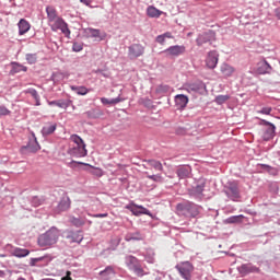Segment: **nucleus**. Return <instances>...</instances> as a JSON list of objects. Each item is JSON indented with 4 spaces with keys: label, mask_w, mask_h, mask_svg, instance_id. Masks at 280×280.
<instances>
[{
    "label": "nucleus",
    "mask_w": 280,
    "mask_h": 280,
    "mask_svg": "<svg viewBox=\"0 0 280 280\" xmlns=\"http://www.w3.org/2000/svg\"><path fill=\"white\" fill-rule=\"evenodd\" d=\"M18 26L20 36H23V34H27V32H30V22H27L25 19H21Z\"/></svg>",
    "instance_id": "nucleus-19"
},
{
    "label": "nucleus",
    "mask_w": 280,
    "mask_h": 280,
    "mask_svg": "<svg viewBox=\"0 0 280 280\" xmlns=\"http://www.w3.org/2000/svg\"><path fill=\"white\" fill-rule=\"evenodd\" d=\"M144 280H161V277H159V272H153V273H148Z\"/></svg>",
    "instance_id": "nucleus-39"
},
{
    "label": "nucleus",
    "mask_w": 280,
    "mask_h": 280,
    "mask_svg": "<svg viewBox=\"0 0 280 280\" xmlns=\"http://www.w3.org/2000/svg\"><path fill=\"white\" fill-rule=\"evenodd\" d=\"M57 125L47 122L43 128H42V135L43 137H49V135H54L56 132Z\"/></svg>",
    "instance_id": "nucleus-18"
},
{
    "label": "nucleus",
    "mask_w": 280,
    "mask_h": 280,
    "mask_svg": "<svg viewBox=\"0 0 280 280\" xmlns=\"http://www.w3.org/2000/svg\"><path fill=\"white\" fill-rule=\"evenodd\" d=\"M202 191H205V183H200L196 187H192L190 194L191 196L200 197L202 196Z\"/></svg>",
    "instance_id": "nucleus-26"
},
{
    "label": "nucleus",
    "mask_w": 280,
    "mask_h": 280,
    "mask_svg": "<svg viewBox=\"0 0 280 280\" xmlns=\"http://www.w3.org/2000/svg\"><path fill=\"white\" fill-rule=\"evenodd\" d=\"M207 43H211V39L209 38L208 33H205V34L198 36V38H197L198 47H202V45H205Z\"/></svg>",
    "instance_id": "nucleus-28"
},
{
    "label": "nucleus",
    "mask_w": 280,
    "mask_h": 280,
    "mask_svg": "<svg viewBox=\"0 0 280 280\" xmlns=\"http://www.w3.org/2000/svg\"><path fill=\"white\" fill-rule=\"evenodd\" d=\"M220 71L224 78H231L235 73V68L229 63H222Z\"/></svg>",
    "instance_id": "nucleus-17"
},
{
    "label": "nucleus",
    "mask_w": 280,
    "mask_h": 280,
    "mask_svg": "<svg viewBox=\"0 0 280 280\" xmlns=\"http://www.w3.org/2000/svg\"><path fill=\"white\" fill-rule=\"evenodd\" d=\"M73 51H82L83 46L80 43H74L72 46Z\"/></svg>",
    "instance_id": "nucleus-45"
},
{
    "label": "nucleus",
    "mask_w": 280,
    "mask_h": 280,
    "mask_svg": "<svg viewBox=\"0 0 280 280\" xmlns=\"http://www.w3.org/2000/svg\"><path fill=\"white\" fill-rule=\"evenodd\" d=\"M49 106H58L59 108H69V103L59 100V101H52L48 103Z\"/></svg>",
    "instance_id": "nucleus-32"
},
{
    "label": "nucleus",
    "mask_w": 280,
    "mask_h": 280,
    "mask_svg": "<svg viewBox=\"0 0 280 280\" xmlns=\"http://www.w3.org/2000/svg\"><path fill=\"white\" fill-rule=\"evenodd\" d=\"M185 89L188 93H198V91L202 89V83L201 82L187 83L185 85Z\"/></svg>",
    "instance_id": "nucleus-22"
},
{
    "label": "nucleus",
    "mask_w": 280,
    "mask_h": 280,
    "mask_svg": "<svg viewBox=\"0 0 280 280\" xmlns=\"http://www.w3.org/2000/svg\"><path fill=\"white\" fill-rule=\"evenodd\" d=\"M0 277H5V272L0 270Z\"/></svg>",
    "instance_id": "nucleus-55"
},
{
    "label": "nucleus",
    "mask_w": 280,
    "mask_h": 280,
    "mask_svg": "<svg viewBox=\"0 0 280 280\" xmlns=\"http://www.w3.org/2000/svg\"><path fill=\"white\" fill-rule=\"evenodd\" d=\"M270 71H272V67L268 61L261 60L257 63V73L260 75H266V73H270Z\"/></svg>",
    "instance_id": "nucleus-13"
},
{
    "label": "nucleus",
    "mask_w": 280,
    "mask_h": 280,
    "mask_svg": "<svg viewBox=\"0 0 280 280\" xmlns=\"http://www.w3.org/2000/svg\"><path fill=\"white\" fill-rule=\"evenodd\" d=\"M145 163H148L150 167H153V170H156L158 172H163V164L160 161L147 160Z\"/></svg>",
    "instance_id": "nucleus-27"
},
{
    "label": "nucleus",
    "mask_w": 280,
    "mask_h": 280,
    "mask_svg": "<svg viewBox=\"0 0 280 280\" xmlns=\"http://www.w3.org/2000/svg\"><path fill=\"white\" fill-rule=\"evenodd\" d=\"M79 165H88L89 167H92V170L90 171V174H92V176H96L97 178H102V176H104V171L100 167H95L92 166L88 163H83V162H78Z\"/></svg>",
    "instance_id": "nucleus-20"
},
{
    "label": "nucleus",
    "mask_w": 280,
    "mask_h": 280,
    "mask_svg": "<svg viewBox=\"0 0 280 280\" xmlns=\"http://www.w3.org/2000/svg\"><path fill=\"white\" fill-rule=\"evenodd\" d=\"M92 218H108V213L92 214Z\"/></svg>",
    "instance_id": "nucleus-48"
},
{
    "label": "nucleus",
    "mask_w": 280,
    "mask_h": 280,
    "mask_svg": "<svg viewBox=\"0 0 280 280\" xmlns=\"http://www.w3.org/2000/svg\"><path fill=\"white\" fill-rule=\"evenodd\" d=\"M240 270H259V268L253 266V265H242L240 268Z\"/></svg>",
    "instance_id": "nucleus-42"
},
{
    "label": "nucleus",
    "mask_w": 280,
    "mask_h": 280,
    "mask_svg": "<svg viewBox=\"0 0 280 280\" xmlns=\"http://www.w3.org/2000/svg\"><path fill=\"white\" fill-rule=\"evenodd\" d=\"M224 194L234 202H237L242 198L240 195V186L236 182L228 183V185L224 187Z\"/></svg>",
    "instance_id": "nucleus-6"
},
{
    "label": "nucleus",
    "mask_w": 280,
    "mask_h": 280,
    "mask_svg": "<svg viewBox=\"0 0 280 280\" xmlns=\"http://www.w3.org/2000/svg\"><path fill=\"white\" fill-rule=\"evenodd\" d=\"M0 115H10V109L4 106H0Z\"/></svg>",
    "instance_id": "nucleus-47"
},
{
    "label": "nucleus",
    "mask_w": 280,
    "mask_h": 280,
    "mask_svg": "<svg viewBox=\"0 0 280 280\" xmlns=\"http://www.w3.org/2000/svg\"><path fill=\"white\" fill-rule=\"evenodd\" d=\"M176 270L184 280H191V277H194V265L189 261H182L176 265Z\"/></svg>",
    "instance_id": "nucleus-5"
},
{
    "label": "nucleus",
    "mask_w": 280,
    "mask_h": 280,
    "mask_svg": "<svg viewBox=\"0 0 280 280\" xmlns=\"http://www.w3.org/2000/svg\"><path fill=\"white\" fill-rule=\"evenodd\" d=\"M126 264L129 270H132L137 277H143V267H141V264L139 262V259L135 256H127L126 257Z\"/></svg>",
    "instance_id": "nucleus-7"
},
{
    "label": "nucleus",
    "mask_w": 280,
    "mask_h": 280,
    "mask_svg": "<svg viewBox=\"0 0 280 280\" xmlns=\"http://www.w3.org/2000/svg\"><path fill=\"white\" fill-rule=\"evenodd\" d=\"M61 280H73V279L71 278V271H67V272H66V277H62Z\"/></svg>",
    "instance_id": "nucleus-50"
},
{
    "label": "nucleus",
    "mask_w": 280,
    "mask_h": 280,
    "mask_svg": "<svg viewBox=\"0 0 280 280\" xmlns=\"http://www.w3.org/2000/svg\"><path fill=\"white\" fill-rule=\"evenodd\" d=\"M259 115H270L272 113V107H262L257 112Z\"/></svg>",
    "instance_id": "nucleus-40"
},
{
    "label": "nucleus",
    "mask_w": 280,
    "mask_h": 280,
    "mask_svg": "<svg viewBox=\"0 0 280 280\" xmlns=\"http://www.w3.org/2000/svg\"><path fill=\"white\" fill-rule=\"evenodd\" d=\"M126 242H141L143 240V236L139 232L135 233H128L125 236Z\"/></svg>",
    "instance_id": "nucleus-23"
},
{
    "label": "nucleus",
    "mask_w": 280,
    "mask_h": 280,
    "mask_svg": "<svg viewBox=\"0 0 280 280\" xmlns=\"http://www.w3.org/2000/svg\"><path fill=\"white\" fill-rule=\"evenodd\" d=\"M150 180H154V183H163V177L161 175H148Z\"/></svg>",
    "instance_id": "nucleus-41"
},
{
    "label": "nucleus",
    "mask_w": 280,
    "mask_h": 280,
    "mask_svg": "<svg viewBox=\"0 0 280 280\" xmlns=\"http://www.w3.org/2000/svg\"><path fill=\"white\" fill-rule=\"evenodd\" d=\"M189 174H191V168L189 166H180L177 170V176L179 178H188Z\"/></svg>",
    "instance_id": "nucleus-25"
},
{
    "label": "nucleus",
    "mask_w": 280,
    "mask_h": 280,
    "mask_svg": "<svg viewBox=\"0 0 280 280\" xmlns=\"http://www.w3.org/2000/svg\"><path fill=\"white\" fill-rule=\"evenodd\" d=\"M218 60H220V55L215 50L208 52L206 57V67L207 69H215L218 67Z\"/></svg>",
    "instance_id": "nucleus-9"
},
{
    "label": "nucleus",
    "mask_w": 280,
    "mask_h": 280,
    "mask_svg": "<svg viewBox=\"0 0 280 280\" xmlns=\"http://www.w3.org/2000/svg\"><path fill=\"white\" fill-rule=\"evenodd\" d=\"M244 215L240 214V215H235V217H230L226 222L228 224H237V222H242Z\"/></svg>",
    "instance_id": "nucleus-35"
},
{
    "label": "nucleus",
    "mask_w": 280,
    "mask_h": 280,
    "mask_svg": "<svg viewBox=\"0 0 280 280\" xmlns=\"http://www.w3.org/2000/svg\"><path fill=\"white\" fill-rule=\"evenodd\" d=\"M132 212L137 215V212L135 210H132Z\"/></svg>",
    "instance_id": "nucleus-57"
},
{
    "label": "nucleus",
    "mask_w": 280,
    "mask_h": 280,
    "mask_svg": "<svg viewBox=\"0 0 280 280\" xmlns=\"http://www.w3.org/2000/svg\"><path fill=\"white\" fill-rule=\"evenodd\" d=\"M35 100V106H40V96L38 95V92L34 89H28L26 91Z\"/></svg>",
    "instance_id": "nucleus-31"
},
{
    "label": "nucleus",
    "mask_w": 280,
    "mask_h": 280,
    "mask_svg": "<svg viewBox=\"0 0 280 280\" xmlns=\"http://www.w3.org/2000/svg\"><path fill=\"white\" fill-rule=\"evenodd\" d=\"M13 73H21V71H27V67L21 66L20 63H13Z\"/></svg>",
    "instance_id": "nucleus-37"
},
{
    "label": "nucleus",
    "mask_w": 280,
    "mask_h": 280,
    "mask_svg": "<svg viewBox=\"0 0 280 280\" xmlns=\"http://www.w3.org/2000/svg\"><path fill=\"white\" fill-rule=\"evenodd\" d=\"M12 254L14 257H27V255H30V250L16 247L15 249H13Z\"/></svg>",
    "instance_id": "nucleus-30"
},
{
    "label": "nucleus",
    "mask_w": 280,
    "mask_h": 280,
    "mask_svg": "<svg viewBox=\"0 0 280 280\" xmlns=\"http://www.w3.org/2000/svg\"><path fill=\"white\" fill-rule=\"evenodd\" d=\"M155 40L160 45H165V36H163V35H159Z\"/></svg>",
    "instance_id": "nucleus-46"
},
{
    "label": "nucleus",
    "mask_w": 280,
    "mask_h": 280,
    "mask_svg": "<svg viewBox=\"0 0 280 280\" xmlns=\"http://www.w3.org/2000/svg\"><path fill=\"white\" fill-rule=\"evenodd\" d=\"M47 21L50 30L52 32H62L67 38L71 36V31L69 30V25L65 20L58 15V11L54 7H46Z\"/></svg>",
    "instance_id": "nucleus-1"
},
{
    "label": "nucleus",
    "mask_w": 280,
    "mask_h": 280,
    "mask_svg": "<svg viewBox=\"0 0 280 280\" xmlns=\"http://www.w3.org/2000/svg\"><path fill=\"white\" fill-rule=\"evenodd\" d=\"M26 60H27L28 65H36L38 57L36 56V54H27Z\"/></svg>",
    "instance_id": "nucleus-38"
},
{
    "label": "nucleus",
    "mask_w": 280,
    "mask_h": 280,
    "mask_svg": "<svg viewBox=\"0 0 280 280\" xmlns=\"http://www.w3.org/2000/svg\"><path fill=\"white\" fill-rule=\"evenodd\" d=\"M68 154H70V156H74L75 159H82L89 154L86 144L84 143V140L80 138V136H70V148L68 149Z\"/></svg>",
    "instance_id": "nucleus-2"
},
{
    "label": "nucleus",
    "mask_w": 280,
    "mask_h": 280,
    "mask_svg": "<svg viewBox=\"0 0 280 280\" xmlns=\"http://www.w3.org/2000/svg\"><path fill=\"white\" fill-rule=\"evenodd\" d=\"M70 89L71 91H74L77 95H86L89 93V89H86V86L71 85Z\"/></svg>",
    "instance_id": "nucleus-29"
},
{
    "label": "nucleus",
    "mask_w": 280,
    "mask_h": 280,
    "mask_svg": "<svg viewBox=\"0 0 280 280\" xmlns=\"http://www.w3.org/2000/svg\"><path fill=\"white\" fill-rule=\"evenodd\" d=\"M83 240H84V236H82L80 232L78 234H73L72 236V242H77L78 244H80V242H82Z\"/></svg>",
    "instance_id": "nucleus-43"
},
{
    "label": "nucleus",
    "mask_w": 280,
    "mask_h": 280,
    "mask_svg": "<svg viewBox=\"0 0 280 280\" xmlns=\"http://www.w3.org/2000/svg\"><path fill=\"white\" fill-rule=\"evenodd\" d=\"M60 237V230L58 228H50L46 233L39 235L38 237V246L47 247L54 246V244H58V240Z\"/></svg>",
    "instance_id": "nucleus-3"
},
{
    "label": "nucleus",
    "mask_w": 280,
    "mask_h": 280,
    "mask_svg": "<svg viewBox=\"0 0 280 280\" xmlns=\"http://www.w3.org/2000/svg\"><path fill=\"white\" fill-rule=\"evenodd\" d=\"M162 89H165V91H167V86H163Z\"/></svg>",
    "instance_id": "nucleus-56"
},
{
    "label": "nucleus",
    "mask_w": 280,
    "mask_h": 280,
    "mask_svg": "<svg viewBox=\"0 0 280 280\" xmlns=\"http://www.w3.org/2000/svg\"><path fill=\"white\" fill-rule=\"evenodd\" d=\"M81 3H83L84 5H91V3L93 2V0H80Z\"/></svg>",
    "instance_id": "nucleus-52"
},
{
    "label": "nucleus",
    "mask_w": 280,
    "mask_h": 280,
    "mask_svg": "<svg viewBox=\"0 0 280 280\" xmlns=\"http://www.w3.org/2000/svg\"><path fill=\"white\" fill-rule=\"evenodd\" d=\"M101 102H102V104H105V105L106 104H119V102H124V98L116 97V98L108 100L106 97H102Z\"/></svg>",
    "instance_id": "nucleus-33"
},
{
    "label": "nucleus",
    "mask_w": 280,
    "mask_h": 280,
    "mask_svg": "<svg viewBox=\"0 0 280 280\" xmlns=\"http://www.w3.org/2000/svg\"><path fill=\"white\" fill-rule=\"evenodd\" d=\"M71 209V198L69 196L65 195L59 200L55 211L57 213H62L65 211H69Z\"/></svg>",
    "instance_id": "nucleus-10"
},
{
    "label": "nucleus",
    "mask_w": 280,
    "mask_h": 280,
    "mask_svg": "<svg viewBox=\"0 0 280 280\" xmlns=\"http://www.w3.org/2000/svg\"><path fill=\"white\" fill-rule=\"evenodd\" d=\"M264 129L261 133V138L264 141H270L271 139H275V130H277V127L272 125V122L268 120H261Z\"/></svg>",
    "instance_id": "nucleus-8"
},
{
    "label": "nucleus",
    "mask_w": 280,
    "mask_h": 280,
    "mask_svg": "<svg viewBox=\"0 0 280 280\" xmlns=\"http://www.w3.org/2000/svg\"><path fill=\"white\" fill-rule=\"evenodd\" d=\"M175 104L178 108H186L187 104H189V97L185 94H177L175 96Z\"/></svg>",
    "instance_id": "nucleus-16"
},
{
    "label": "nucleus",
    "mask_w": 280,
    "mask_h": 280,
    "mask_svg": "<svg viewBox=\"0 0 280 280\" xmlns=\"http://www.w3.org/2000/svg\"><path fill=\"white\" fill-rule=\"evenodd\" d=\"M164 54L168 58H177V56H183V54H185V46H178V45L171 46L164 50Z\"/></svg>",
    "instance_id": "nucleus-11"
},
{
    "label": "nucleus",
    "mask_w": 280,
    "mask_h": 280,
    "mask_svg": "<svg viewBox=\"0 0 280 280\" xmlns=\"http://www.w3.org/2000/svg\"><path fill=\"white\" fill-rule=\"evenodd\" d=\"M177 211H179L182 215H186V218H197V215H200V207L189 201L178 203Z\"/></svg>",
    "instance_id": "nucleus-4"
},
{
    "label": "nucleus",
    "mask_w": 280,
    "mask_h": 280,
    "mask_svg": "<svg viewBox=\"0 0 280 280\" xmlns=\"http://www.w3.org/2000/svg\"><path fill=\"white\" fill-rule=\"evenodd\" d=\"M265 167H267L268 172H270V174H273V176L277 175V170L276 168H272L270 166H265Z\"/></svg>",
    "instance_id": "nucleus-51"
},
{
    "label": "nucleus",
    "mask_w": 280,
    "mask_h": 280,
    "mask_svg": "<svg viewBox=\"0 0 280 280\" xmlns=\"http://www.w3.org/2000/svg\"><path fill=\"white\" fill-rule=\"evenodd\" d=\"M85 34L89 38H98L100 40H104V38H106V34H102L100 30L96 28H86Z\"/></svg>",
    "instance_id": "nucleus-15"
},
{
    "label": "nucleus",
    "mask_w": 280,
    "mask_h": 280,
    "mask_svg": "<svg viewBox=\"0 0 280 280\" xmlns=\"http://www.w3.org/2000/svg\"><path fill=\"white\" fill-rule=\"evenodd\" d=\"M144 51L145 48L141 44H133L129 47L130 58H139Z\"/></svg>",
    "instance_id": "nucleus-12"
},
{
    "label": "nucleus",
    "mask_w": 280,
    "mask_h": 280,
    "mask_svg": "<svg viewBox=\"0 0 280 280\" xmlns=\"http://www.w3.org/2000/svg\"><path fill=\"white\" fill-rule=\"evenodd\" d=\"M32 266H36V264H38V261H43V257L39 258H32Z\"/></svg>",
    "instance_id": "nucleus-49"
},
{
    "label": "nucleus",
    "mask_w": 280,
    "mask_h": 280,
    "mask_svg": "<svg viewBox=\"0 0 280 280\" xmlns=\"http://www.w3.org/2000/svg\"><path fill=\"white\" fill-rule=\"evenodd\" d=\"M161 14H163V11L156 9V7H148L147 9V15L150 18V19H159V16H161Z\"/></svg>",
    "instance_id": "nucleus-21"
},
{
    "label": "nucleus",
    "mask_w": 280,
    "mask_h": 280,
    "mask_svg": "<svg viewBox=\"0 0 280 280\" xmlns=\"http://www.w3.org/2000/svg\"><path fill=\"white\" fill-rule=\"evenodd\" d=\"M231 100V96L229 95H218L214 100V102L219 105L225 104V102H229Z\"/></svg>",
    "instance_id": "nucleus-34"
},
{
    "label": "nucleus",
    "mask_w": 280,
    "mask_h": 280,
    "mask_svg": "<svg viewBox=\"0 0 280 280\" xmlns=\"http://www.w3.org/2000/svg\"><path fill=\"white\" fill-rule=\"evenodd\" d=\"M162 36H164V38H173L172 33L170 32L162 34Z\"/></svg>",
    "instance_id": "nucleus-53"
},
{
    "label": "nucleus",
    "mask_w": 280,
    "mask_h": 280,
    "mask_svg": "<svg viewBox=\"0 0 280 280\" xmlns=\"http://www.w3.org/2000/svg\"><path fill=\"white\" fill-rule=\"evenodd\" d=\"M275 14L280 20V7L275 10Z\"/></svg>",
    "instance_id": "nucleus-54"
},
{
    "label": "nucleus",
    "mask_w": 280,
    "mask_h": 280,
    "mask_svg": "<svg viewBox=\"0 0 280 280\" xmlns=\"http://www.w3.org/2000/svg\"><path fill=\"white\" fill-rule=\"evenodd\" d=\"M33 142L30 141L28 143V150L31 152H38L40 150V144H38V140L36 139V133L32 132Z\"/></svg>",
    "instance_id": "nucleus-24"
},
{
    "label": "nucleus",
    "mask_w": 280,
    "mask_h": 280,
    "mask_svg": "<svg viewBox=\"0 0 280 280\" xmlns=\"http://www.w3.org/2000/svg\"><path fill=\"white\" fill-rule=\"evenodd\" d=\"M115 268H113V266H108L106 267L103 271L100 272V277L103 280H110V279H115Z\"/></svg>",
    "instance_id": "nucleus-14"
},
{
    "label": "nucleus",
    "mask_w": 280,
    "mask_h": 280,
    "mask_svg": "<svg viewBox=\"0 0 280 280\" xmlns=\"http://www.w3.org/2000/svg\"><path fill=\"white\" fill-rule=\"evenodd\" d=\"M70 222H71V224H73V226H84V224H85L84 220H82L80 218H74V217H72L70 219Z\"/></svg>",
    "instance_id": "nucleus-36"
},
{
    "label": "nucleus",
    "mask_w": 280,
    "mask_h": 280,
    "mask_svg": "<svg viewBox=\"0 0 280 280\" xmlns=\"http://www.w3.org/2000/svg\"><path fill=\"white\" fill-rule=\"evenodd\" d=\"M138 209H140L138 213H142L143 215H150V210L143 208V206H138Z\"/></svg>",
    "instance_id": "nucleus-44"
}]
</instances>
